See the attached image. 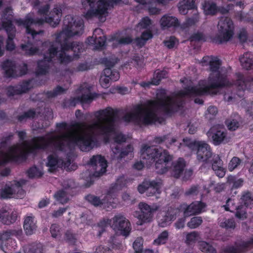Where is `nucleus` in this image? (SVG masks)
<instances>
[{"mask_svg":"<svg viewBox=\"0 0 253 253\" xmlns=\"http://www.w3.org/2000/svg\"><path fill=\"white\" fill-rule=\"evenodd\" d=\"M204 62L209 63L211 73L208 83L201 81L199 85H189L171 96L168 95L164 89L157 90L156 99L148 100L143 104L135 105L129 112L126 113L122 120L126 123L132 122L138 125H149L160 123L162 119L159 114H170L183 106L184 98L205 94L215 95L220 88L229 85L220 68L221 61L216 57H204Z\"/></svg>","mask_w":253,"mask_h":253,"instance_id":"nucleus-1","label":"nucleus"},{"mask_svg":"<svg viewBox=\"0 0 253 253\" xmlns=\"http://www.w3.org/2000/svg\"><path fill=\"white\" fill-rule=\"evenodd\" d=\"M121 114L120 110L111 107L95 112L96 120L89 123H77L75 131L54 135V150L69 153L78 146L81 151L88 152L97 146L98 137L109 139L113 136L114 142L111 145L112 159L122 161L131 155L133 148L131 145L124 149L121 147L120 144L126 140V136L118 130Z\"/></svg>","mask_w":253,"mask_h":253,"instance_id":"nucleus-2","label":"nucleus"},{"mask_svg":"<svg viewBox=\"0 0 253 253\" xmlns=\"http://www.w3.org/2000/svg\"><path fill=\"white\" fill-rule=\"evenodd\" d=\"M84 32V22L79 17H73L71 15L65 16L63 20L62 31L56 36L54 42H45L43 46H49L48 52L44 55L43 59L38 63L36 73L38 75L45 74L49 69L50 62L55 56L62 63L67 64L73 58L67 55L66 51L72 50L75 57L84 50L83 43L77 42H69L68 39L75 36H80Z\"/></svg>","mask_w":253,"mask_h":253,"instance_id":"nucleus-3","label":"nucleus"},{"mask_svg":"<svg viewBox=\"0 0 253 253\" xmlns=\"http://www.w3.org/2000/svg\"><path fill=\"white\" fill-rule=\"evenodd\" d=\"M140 153V158L143 162L135 163L133 165L135 169L141 170L144 167V164L149 166L155 163V169L157 173L163 174L168 171L172 157L167 150L145 145L141 149Z\"/></svg>","mask_w":253,"mask_h":253,"instance_id":"nucleus-4","label":"nucleus"},{"mask_svg":"<svg viewBox=\"0 0 253 253\" xmlns=\"http://www.w3.org/2000/svg\"><path fill=\"white\" fill-rule=\"evenodd\" d=\"M62 15V10L58 6L54 7L51 11L49 15L46 17L45 19L36 17L34 13L27 14L24 19H17L15 20L16 24L19 26H23L26 28V32L27 34L30 35L33 40L38 41L39 39H36L38 35H42L43 31L40 30L37 32L32 29V25L41 26L46 22L52 27H55L59 24Z\"/></svg>","mask_w":253,"mask_h":253,"instance_id":"nucleus-5","label":"nucleus"},{"mask_svg":"<svg viewBox=\"0 0 253 253\" xmlns=\"http://www.w3.org/2000/svg\"><path fill=\"white\" fill-rule=\"evenodd\" d=\"M121 0H81L82 5L89 9L84 14L85 18L89 19L93 17L98 19L100 22H104L108 14L110 7L118 3Z\"/></svg>","mask_w":253,"mask_h":253,"instance_id":"nucleus-6","label":"nucleus"},{"mask_svg":"<svg viewBox=\"0 0 253 253\" xmlns=\"http://www.w3.org/2000/svg\"><path fill=\"white\" fill-rule=\"evenodd\" d=\"M110 224L117 234L127 237L131 231L130 224L128 220L123 215H115L112 219L103 220L99 222L95 226L94 230L97 231L96 235L100 237L105 232L106 228Z\"/></svg>","mask_w":253,"mask_h":253,"instance_id":"nucleus-7","label":"nucleus"},{"mask_svg":"<svg viewBox=\"0 0 253 253\" xmlns=\"http://www.w3.org/2000/svg\"><path fill=\"white\" fill-rule=\"evenodd\" d=\"M183 141V143H180V145L185 146L192 151H196L197 159L199 162H209L212 156L211 148L209 144L204 141L188 138H184Z\"/></svg>","mask_w":253,"mask_h":253,"instance_id":"nucleus-8","label":"nucleus"},{"mask_svg":"<svg viewBox=\"0 0 253 253\" xmlns=\"http://www.w3.org/2000/svg\"><path fill=\"white\" fill-rule=\"evenodd\" d=\"M218 33L213 39V42L221 44L229 41L234 34V26L232 21L227 17L220 18L218 24Z\"/></svg>","mask_w":253,"mask_h":253,"instance_id":"nucleus-9","label":"nucleus"},{"mask_svg":"<svg viewBox=\"0 0 253 253\" xmlns=\"http://www.w3.org/2000/svg\"><path fill=\"white\" fill-rule=\"evenodd\" d=\"M25 183L26 181L23 179L8 182L1 190V197L3 199L11 198L22 199L25 195V192L23 189V186Z\"/></svg>","mask_w":253,"mask_h":253,"instance_id":"nucleus-10","label":"nucleus"},{"mask_svg":"<svg viewBox=\"0 0 253 253\" xmlns=\"http://www.w3.org/2000/svg\"><path fill=\"white\" fill-rule=\"evenodd\" d=\"M139 208L140 211L135 212L134 215L139 219L137 224L141 225L144 223L152 221L154 212L157 211L159 207L157 205L150 206L145 203L141 202L139 204Z\"/></svg>","mask_w":253,"mask_h":253,"instance_id":"nucleus-11","label":"nucleus"},{"mask_svg":"<svg viewBox=\"0 0 253 253\" xmlns=\"http://www.w3.org/2000/svg\"><path fill=\"white\" fill-rule=\"evenodd\" d=\"M91 86L86 83L82 84L79 88V93L82 94L81 96L71 98L67 101L66 104L69 106L75 107L76 105L79 103H86L90 102L93 96L90 92Z\"/></svg>","mask_w":253,"mask_h":253,"instance_id":"nucleus-12","label":"nucleus"},{"mask_svg":"<svg viewBox=\"0 0 253 253\" xmlns=\"http://www.w3.org/2000/svg\"><path fill=\"white\" fill-rule=\"evenodd\" d=\"M89 165L94 170L93 176L99 177L106 172L107 161L101 155L93 156L90 160Z\"/></svg>","mask_w":253,"mask_h":253,"instance_id":"nucleus-13","label":"nucleus"},{"mask_svg":"<svg viewBox=\"0 0 253 253\" xmlns=\"http://www.w3.org/2000/svg\"><path fill=\"white\" fill-rule=\"evenodd\" d=\"M161 182L157 180L145 181L140 184L137 188L141 194L146 192L147 196L150 197L161 193Z\"/></svg>","mask_w":253,"mask_h":253,"instance_id":"nucleus-14","label":"nucleus"},{"mask_svg":"<svg viewBox=\"0 0 253 253\" xmlns=\"http://www.w3.org/2000/svg\"><path fill=\"white\" fill-rule=\"evenodd\" d=\"M253 248V236L248 241H241L235 244V247L228 246L222 253H242Z\"/></svg>","mask_w":253,"mask_h":253,"instance_id":"nucleus-15","label":"nucleus"},{"mask_svg":"<svg viewBox=\"0 0 253 253\" xmlns=\"http://www.w3.org/2000/svg\"><path fill=\"white\" fill-rule=\"evenodd\" d=\"M236 85L239 90L238 95L241 97L243 96L242 91L246 89H251L253 87V78L249 76H245L241 74H238Z\"/></svg>","mask_w":253,"mask_h":253,"instance_id":"nucleus-16","label":"nucleus"},{"mask_svg":"<svg viewBox=\"0 0 253 253\" xmlns=\"http://www.w3.org/2000/svg\"><path fill=\"white\" fill-rule=\"evenodd\" d=\"M70 164L71 161L70 160H68L65 162L62 159H58L56 156L50 155L47 158L46 166L49 168L48 171L53 172L58 168L68 169Z\"/></svg>","mask_w":253,"mask_h":253,"instance_id":"nucleus-17","label":"nucleus"},{"mask_svg":"<svg viewBox=\"0 0 253 253\" xmlns=\"http://www.w3.org/2000/svg\"><path fill=\"white\" fill-rule=\"evenodd\" d=\"M118 60V58L116 57L114 58H106L104 60L105 64L107 68L104 70L103 73L107 77H109L111 81H117L120 78L119 72L116 70L113 71L110 68L117 63Z\"/></svg>","mask_w":253,"mask_h":253,"instance_id":"nucleus-18","label":"nucleus"},{"mask_svg":"<svg viewBox=\"0 0 253 253\" xmlns=\"http://www.w3.org/2000/svg\"><path fill=\"white\" fill-rule=\"evenodd\" d=\"M206 205L200 201H195L184 208V215L188 217L191 215L198 214L205 211Z\"/></svg>","mask_w":253,"mask_h":253,"instance_id":"nucleus-19","label":"nucleus"},{"mask_svg":"<svg viewBox=\"0 0 253 253\" xmlns=\"http://www.w3.org/2000/svg\"><path fill=\"white\" fill-rule=\"evenodd\" d=\"M17 218V213L15 211H8L5 209L0 210V222L5 225L14 223Z\"/></svg>","mask_w":253,"mask_h":253,"instance_id":"nucleus-20","label":"nucleus"},{"mask_svg":"<svg viewBox=\"0 0 253 253\" xmlns=\"http://www.w3.org/2000/svg\"><path fill=\"white\" fill-rule=\"evenodd\" d=\"M208 133L209 136H211L212 143L214 145L225 143L228 141L226 136V132L223 130H217L214 131L213 129H212Z\"/></svg>","mask_w":253,"mask_h":253,"instance_id":"nucleus-21","label":"nucleus"},{"mask_svg":"<svg viewBox=\"0 0 253 253\" xmlns=\"http://www.w3.org/2000/svg\"><path fill=\"white\" fill-rule=\"evenodd\" d=\"M13 11L10 7H6L3 11L1 18V23L2 28L4 30L11 28H15L12 23L13 18Z\"/></svg>","mask_w":253,"mask_h":253,"instance_id":"nucleus-22","label":"nucleus"},{"mask_svg":"<svg viewBox=\"0 0 253 253\" xmlns=\"http://www.w3.org/2000/svg\"><path fill=\"white\" fill-rule=\"evenodd\" d=\"M36 221L33 216H28L24 220V230L27 235H31L35 233L37 229Z\"/></svg>","mask_w":253,"mask_h":253,"instance_id":"nucleus-23","label":"nucleus"},{"mask_svg":"<svg viewBox=\"0 0 253 253\" xmlns=\"http://www.w3.org/2000/svg\"><path fill=\"white\" fill-rule=\"evenodd\" d=\"M171 157H172V156ZM171 160H172V158L171 159ZM172 165L173 166L172 174L175 177L178 178L180 176L184 170L185 166V161L182 158H179L177 161L174 163H172V161H171L170 165L168 170L171 167Z\"/></svg>","mask_w":253,"mask_h":253,"instance_id":"nucleus-24","label":"nucleus"},{"mask_svg":"<svg viewBox=\"0 0 253 253\" xmlns=\"http://www.w3.org/2000/svg\"><path fill=\"white\" fill-rule=\"evenodd\" d=\"M22 235V230L21 229H11L0 233V242H7L12 236L20 237Z\"/></svg>","mask_w":253,"mask_h":253,"instance_id":"nucleus-25","label":"nucleus"},{"mask_svg":"<svg viewBox=\"0 0 253 253\" xmlns=\"http://www.w3.org/2000/svg\"><path fill=\"white\" fill-rule=\"evenodd\" d=\"M2 69L6 77H15L17 76L16 73V66L14 62L7 60L2 64Z\"/></svg>","mask_w":253,"mask_h":253,"instance_id":"nucleus-26","label":"nucleus"},{"mask_svg":"<svg viewBox=\"0 0 253 253\" xmlns=\"http://www.w3.org/2000/svg\"><path fill=\"white\" fill-rule=\"evenodd\" d=\"M239 60L243 68L250 70L253 68V54L250 52L245 53L240 57Z\"/></svg>","mask_w":253,"mask_h":253,"instance_id":"nucleus-27","label":"nucleus"},{"mask_svg":"<svg viewBox=\"0 0 253 253\" xmlns=\"http://www.w3.org/2000/svg\"><path fill=\"white\" fill-rule=\"evenodd\" d=\"M126 179L124 176L119 177L116 180L114 186L111 187L107 193V197L108 199L110 197L115 196V193L118 190L121 189L126 184Z\"/></svg>","mask_w":253,"mask_h":253,"instance_id":"nucleus-28","label":"nucleus"},{"mask_svg":"<svg viewBox=\"0 0 253 253\" xmlns=\"http://www.w3.org/2000/svg\"><path fill=\"white\" fill-rule=\"evenodd\" d=\"M161 24L163 29L176 27L179 25L178 19L173 16L165 15L161 19Z\"/></svg>","mask_w":253,"mask_h":253,"instance_id":"nucleus-29","label":"nucleus"},{"mask_svg":"<svg viewBox=\"0 0 253 253\" xmlns=\"http://www.w3.org/2000/svg\"><path fill=\"white\" fill-rule=\"evenodd\" d=\"M241 121V117L238 114H234V118L231 117L226 121V124L229 130L234 131L239 127Z\"/></svg>","mask_w":253,"mask_h":253,"instance_id":"nucleus-30","label":"nucleus"},{"mask_svg":"<svg viewBox=\"0 0 253 253\" xmlns=\"http://www.w3.org/2000/svg\"><path fill=\"white\" fill-rule=\"evenodd\" d=\"M218 224L221 227L227 230L234 229L236 227V222L233 218L220 217L218 218Z\"/></svg>","mask_w":253,"mask_h":253,"instance_id":"nucleus-31","label":"nucleus"},{"mask_svg":"<svg viewBox=\"0 0 253 253\" xmlns=\"http://www.w3.org/2000/svg\"><path fill=\"white\" fill-rule=\"evenodd\" d=\"M7 33L8 38L6 41V49L8 50H12L15 48L13 40L15 37L16 30L15 28L10 27L5 30Z\"/></svg>","mask_w":253,"mask_h":253,"instance_id":"nucleus-32","label":"nucleus"},{"mask_svg":"<svg viewBox=\"0 0 253 253\" xmlns=\"http://www.w3.org/2000/svg\"><path fill=\"white\" fill-rule=\"evenodd\" d=\"M35 43L28 41L26 44H22L21 45L22 49L25 51L26 54L28 55H33L38 52V49L35 47L34 44Z\"/></svg>","mask_w":253,"mask_h":253,"instance_id":"nucleus-33","label":"nucleus"},{"mask_svg":"<svg viewBox=\"0 0 253 253\" xmlns=\"http://www.w3.org/2000/svg\"><path fill=\"white\" fill-rule=\"evenodd\" d=\"M176 218L175 215L171 213L170 211H167L165 216H164L159 221V225L161 227H164L169 225L170 222L174 220Z\"/></svg>","mask_w":253,"mask_h":253,"instance_id":"nucleus-34","label":"nucleus"},{"mask_svg":"<svg viewBox=\"0 0 253 253\" xmlns=\"http://www.w3.org/2000/svg\"><path fill=\"white\" fill-rule=\"evenodd\" d=\"M203 8L206 15H214L217 11V7L213 2L205 1L203 5Z\"/></svg>","mask_w":253,"mask_h":253,"instance_id":"nucleus-35","label":"nucleus"},{"mask_svg":"<svg viewBox=\"0 0 253 253\" xmlns=\"http://www.w3.org/2000/svg\"><path fill=\"white\" fill-rule=\"evenodd\" d=\"M56 200L61 204H64L69 201L68 193L65 190H60L56 192L54 195Z\"/></svg>","mask_w":253,"mask_h":253,"instance_id":"nucleus-36","label":"nucleus"},{"mask_svg":"<svg viewBox=\"0 0 253 253\" xmlns=\"http://www.w3.org/2000/svg\"><path fill=\"white\" fill-rule=\"evenodd\" d=\"M153 35L151 31L146 30L142 33L140 38L136 39L137 44L139 46H142L145 44L147 41L151 39Z\"/></svg>","mask_w":253,"mask_h":253,"instance_id":"nucleus-37","label":"nucleus"},{"mask_svg":"<svg viewBox=\"0 0 253 253\" xmlns=\"http://www.w3.org/2000/svg\"><path fill=\"white\" fill-rule=\"evenodd\" d=\"M199 247L200 250L205 253H216V250L210 244L202 241L199 243Z\"/></svg>","mask_w":253,"mask_h":253,"instance_id":"nucleus-38","label":"nucleus"},{"mask_svg":"<svg viewBox=\"0 0 253 253\" xmlns=\"http://www.w3.org/2000/svg\"><path fill=\"white\" fill-rule=\"evenodd\" d=\"M85 198L89 203L95 207L100 206L105 202L104 200H101L98 197L93 195H88Z\"/></svg>","mask_w":253,"mask_h":253,"instance_id":"nucleus-39","label":"nucleus"},{"mask_svg":"<svg viewBox=\"0 0 253 253\" xmlns=\"http://www.w3.org/2000/svg\"><path fill=\"white\" fill-rule=\"evenodd\" d=\"M67 89V88H64L60 86H57L53 91H47L45 93V95L48 98L54 97L58 95L64 93Z\"/></svg>","mask_w":253,"mask_h":253,"instance_id":"nucleus-40","label":"nucleus"},{"mask_svg":"<svg viewBox=\"0 0 253 253\" xmlns=\"http://www.w3.org/2000/svg\"><path fill=\"white\" fill-rule=\"evenodd\" d=\"M132 39L130 37H123L120 39L114 40L112 46L114 48L117 47L118 45H125L131 43Z\"/></svg>","mask_w":253,"mask_h":253,"instance_id":"nucleus-41","label":"nucleus"},{"mask_svg":"<svg viewBox=\"0 0 253 253\" xmlns=\"http://www.w3.org/2000/svg\"><path fill=\"white\" fill-rule=\"evenodd\" d=\"M168 236L169 232L167 231H164L154 241L153 244L156 245L165 244L168 239Z\"/></svg>","mask_w":253,"mask_h":253,"instance_id":"nucleus-42","label":"nucleus"},{"mask_svg":"<svg viewBox=\"0 0 253 253\" xmlns=\"http://www.w3.org/2000/svg\"><path fill=\"white\" fill-rule=\"evenodd\" d=\"M202 222L203 219L201 216H195L191 218L187 225L190 229H195L199 227Z\"/></svg>","mask_w":253,"mask_h":253,"instance_id":"nucleus-43","label":"nucleus"},{"mask_svg":"<svg viewBox=\"0 0 253 253\" xmlns=\"http://www.w3.org/2000/svg\"><path fill=\"white\" fill-rule=\"evenodd\" d=\"M25 253H42L41 245L33 244L26 247L24 249Z\"/></svg>","mask_w":253,"mask_h":253,"instance_id":"nucleus-44","label":"nucleus"},{"mask_svg":"<svg viewBox=\"0 0 253 253\" xmlns=\"http://www.w3.org/2000/svg\"><path fill=\"white\" fill-rule=\"evenodd\" d=\"M167 72L165 71L155 72L152 79L153 85H157L160 84L161 80L166 77Z\"/></svg>","mask_w":253,"mask_h":253,"instance_id":"nucleus-45","label":"nucleus"},{"mask_svg":"<svg viewBox=\"0 0 253 253\" xmlns=\"http://www.w3.org/2000/svg\"><path fill=\"white\" fill-rule=\"evenodd\" d=\"M199 21V17L198 15H195L194 16L187 19L185 22L181 25V28L184 29L190 26H191Z\"/></svg>","mask_w":253,"mask_h":253,"instance_id":"nucleus-46","label":"nucleus"},{"mask_svg":"<svg viewBox=\"0 0 253 253\" xmlns=\"http://www.w3.org/2000/svg\"><path fill=\"white\" fill-rule=\"evenodd\" d=\"M242 203L246 207L249 206L250 205L253 204V197L252 196L251 193L247 192L244 193L241 198Z\"/></svg>","mask_w":253,"mask_h":253,"instance_id":"nucleus-47","label":"nucleus"},{"mask_svg":"<svg viewBox=\"0 0 253 253\" xmlns=\"http://www.w3.org/2000/svg\"><path fill=\"white\" fill-rule=\"evenodd\" d=\"M234 210H236L235 216L239 219L244 220L247 218V212L246 209L243 206L235 207Z\"/></svg>","mask_w":253,"mask_h":253,"instance_id":"nucleus-48","label":"nucleus"},{"mask_svg":"<svg viewBox=\"0 0 253 253\" xmlns=\"http://www.w3.org/2000/svg\"><path fill=\"white\" fill-rule=\"evenodd\" d=\"M218 110L217 108L214 106H210L205 113L206 118L210 120L214 118L217 114Z\"/></svg>","mask_w":253,"mask_h":253,"instance_id":"nucleus-49","label":"nucleus"},{"mask_svg":"<svg viewBox=\"0 0 253 253\" xmlns=\"http://www.w3.org/2000/svg\"><path fill=\"white\" fill-rule=\"evenodd\" d=\"M36 115V112L34 110H29L18 117V120L22 122L27 119L33 118Z\"/></svg>","mask_w":253,"mask_h":253,"instance_id":"nucleus-50","label":"nucleus"},{"mask_svg":"<svg viewBox=\"0 0 253 253\" xmlns=\"http://www.w3.org/2000/svg\"><path fill=\"white\" fill-rule=\"evenodd\" d=\"M28 175L30 178L39 177L42 175V173L37 167H34L29 169Z\"/></svg>","mask_w":253,"mask_h":253,"instance_id":"nucleus-51","label":"nucleus"},{"mask_svg":"<svg viewBox=\"0 0 253 253\" xmlns=\"http://www.w3.org/2000/svg\"><path fill=\"white\" fill-rule=\"evenodd\" d=\"M20 86L18 85L13 86H10L6 89L7 95L8 96H12L16 94H21V91L20 89Z\"/></svg>","mask_w":253,"mask_h":253,"instance_id":"nucleus-52","label":"nucleus"},{"mask_svg":"<svg viewBox=\"0 0 253 253\" xmlns=\"http://www.w3.org/2000/svg\"><path fill=\"white\" fill-rule=\"evenodd\" d=\"M241 162V161L239 158L237 157H233L228 164L229 170L231 171H233L237 168Z\"/></svg>","mask_w":253,"mask_h":253,"instance_id":"nucleus-53","label":"nucleus"},{"mask_svg":"<svg viewBox=\"0 0 253 253\" xmlns=\"http://www.w3.org/2000/svg\"><path fill=\"white\" fill-rule=\"evenodd\" d=\"M199 234L196 231H193L187 234L186 237V242L187 244H190L195 242L198 239Z\"/></svg>","mask_w":253,"mask_h":253,"instance_id":"nucleus-54","label":"nucleus"},{"mask_svg":"<svg viewBox=\"0 0 253 253\" xmlns=\"http://www.w3.org/2000/svg\"><path fill=\"white\" fill-rule=\"evenodd\" d=\"M143 240L141 238H137L133 244V248L134 251L142 252Z\"/></svg>","mask_w":253,"mask_h":253,"instance_id":"nucleus-55","label":"nucleus"},{"mask_svg":"<svg viewBox=\"0 0 253 253\" xmlns=\"http://www.w3.org/2000/svg\"><path fill=\"white\" fill-rule=\"evenodd\" d=\"M50 231L52 237L53 238H57L61 235L59 226L56 224H53L51 225L50 228Z\"/></svg>","mask_w":253,"mask_h":253,"instance_id":"nucleus-56","label":"nucleus"},{"mask_svg":"<svg viewBox=\"0 0 253 253\" xmlns=\"http://www.w3.org/2000/svg\"><path fill=\"white\" fill-rule=\"evenodd\" d=\"M222 161L218 156H214L213 158L212 169L214 171L222 168Z\"/></svg>","mask_w":253,"mask_h":253,"instance_id":"nucleus-57","label":"nucleus"},{"mask_svg":"<svg viewBox=\"0 0 253 253\" xmlns=\"http://www.w3.org/2000/svg\"><path fill=\"white\" fill-rule=\"evenodd\" d=\"M99 81L103 87L107 88L109 86L110 82L111 81L109 77H107L103 73V74L101 76Z\"/></svg>","mask_w":253,"mask_h":253,"instance_id":"nucleus-58","label":"nucleus"},{"mask_svg":"<svg viewBox=\"0 0 253 253\" xmlns=\"http://www.w3.org/2000/svg\"><path fill=\"white\" fill-rule=\"evenodd\" d=\"M199 193V187L196 185L192 186L189 189L186 191L185 194L188 196H194Z\"/></svg>","mask_w":253,"mask_h":253,"instance_id":"nucleus-59","label":"nucleus"},{"mask_svg":"<svg viewBox=\"0 0 253 253\" xmlns=\"http://www.w3.org/2000/svg\"><path fill=\"white\" fill-rule=\"evenodd\" d=\"M228 182L230 184H233V188L237 189L242 186L243 185V181L241 179H239L237 180H234V178L233 177H231L228 178Z\"/></svg>","mask_w":253,"mask_h":253,"instance_id":"nucleus-60","label":"nucleus"},{"mask_svg":"<svg viewBox=\"0 0 253 253\" xmlns=\"http://www.w3.org/2000/svg\"><path fill=\"white\" fill-rule=\"evenodd\" d=\"M62 186L64 189H68L74 188L75 186V183L73 180L68 179L63 181Z\"/></svg>","mask_w":253,"mask_h":253,"instance_id":"nucleus-61","label":"nucleus"},{"mask_svg":"<svg viewBox=\"0 0 253 253\" xmlns=\"http://www.w3.org/2000/svg\"><path fill=\"white\" fill-rule=\"evenodd\" d=\"M151 23V20L147 17H144L142 19L141 21L139 23L140 26L144 29L147 28Z\"/></svg>","mask_w":253,"mask_h":253,"instance_id":"nucleus-62","label":"nucleus"},{"mask_svg":"<svg viewBox=\"0 0 253 253\" xmlns=\"http://www.w3.org/2000/svg\"><path fill=\"white\" fill-rule=\"evenodd\" d=\"M176 42V39L173 37H171L168 40L164 42L165 45L169 48H173Z\"/></svg>","mask_w":253,"mask_h":253,"instance_id":"nucleus-63","label":"nucleus"},{"mask_svg":"<svg viewBox=\"0 0 253 253\" xmlns=\"http://www.w3.org/2000/svg\"><path fill=\"white\" fill-rule=\"evenodd\" d=\"M66 240L71 243H74L76 241L75 235L70 231H67L65 233Z\"/></svg>","mask_w":253,"mask_h":253,"instance_id":"nucleus-64","label":"nucleus"}]
</instances>
